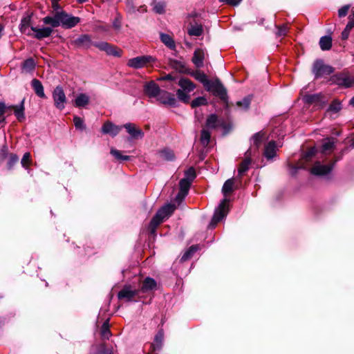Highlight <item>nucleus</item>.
I'll list each match as a JSON object with an SVG mask.
<instances>
[{"instance_id":"2f4dec72","label":"nucleus","mask_w":354,"mask_h":354,"mask_svg":"<svg viewBox=\"0 0 354 354\" xmlns=\"http://www.w3.org/2000/svg\"><path fill=\"white\" fill-rule=\"evenodd\" d=\"M202 33L203 28L201 25H192L188 29V34L192 36H200Z\"/></svg>"},{"instance_id":"f704fd0d","label":"nucleus","mask_w":354,"mask_h":354,"mask_svg":"<svg viewBox=\"0 0 354 354\" xmlns=\"http://www.w3.org/2000/svg\"><path fill=\"white\" fill-rule=\"evenodd\" d=\"M160 38L161 41L170 48H174L175 47L174 41L169 35L161 34Z\"/></svg>"},{"instance_id":"c85d7f7f","label":"nucleus","mask_w":354,"mask_h":354,"mask_svg":"<svg viewBox=\"0 0 354 354\" xmlns=\"http://www.w3.org/2000/svg\"><path fill=\"white\" fill-rule=\"evenodd\" d=\"M192 75L196 80H198V82H201L203 84L204 87H205L206 85H207L209 80L207 79V75L204 73H203L201 71H197L193 73L192 74Z\"/></svg>"},{"instance_id":"bf43d9fd","label":"nucleus","mask_w":354,"mask_h":354,"mask_svg":"<svg viewBox=\"0 0 354 354\" xmlns=\"http://www.w3.org/2000/svg\"><path fill=\"white\" fill-rule=\"evenodd\" d=\"M52 1V6H53V8L55 9V10H57L58 8V0H51Z\"/></svg>"},{"instance_id":"6e6552de","label":"nucleus","mask_w":354,"mask_h":354,"mask_svg":"<svg viewBox=\"0 0 354 354\" xmlns=\"http://www.w3.org/2000/svg\"><path fill=\"white\" fill-rule=\"evenodd\" d=\"M153 60L151 56H138L129 59L127 66L133 68H140Z\"/></svg>"},{"instance_id":"864d4df0","label":"nucleus","mask_w":354,"mask_h":354,"mask_svg":"<svg viewBox=\"0 0 354 354\" xmlns=\"http://www.w3.org/2000/svg\"><path fill=\"white\" fill-rule=\"evenodd\" d=\"M164 10H165V5L162 3H157L154 6V10L157 13H159V14L162 13L164 12Z\"/></svg>"},{"instance_id":"052dcab7","label":"nucleus","mask_w":354,"mask_h":354,"mask_svg":"<svg viewBox=\"0 0 354 354\" xmlns=\"http://www.w3.org/2000/svg\"><path fill=\"white\" fill-rule=\"evenodd\" d=\"M353 28L351 26V25H349L348 24H347L346 28H344L345 30H347L348 32H350L351 30Z\"/></svg>"},{"instance_id":"7c9ffc66","label":"nucleus","mask_w":354,"mask_h":354,"mask_svg":"<svg viewBox=\"0 0 354 354\" xmlns=\"http://www.w3.org/2000/svg\"><path fill=\"white\" fill-rule=\"evenodd\" d=\"M156 286V283L154 279L151 278H147L142 284V290L143 291H148L153 290Z\"/></svg>"},{"instance_id":"9b49d317","label":"nucleus","mask_w":354,"mask_h":354,"mask_svg":"<svg viewBox=\"0 0 354 354\" xmlns=\"http://www.w3.org/2000/svg\"><path fill=\"white\" fill-rule=\"evenodd\" d=\"M157 100L160 103L169 106H174L176 104L174 95L165 91H160Z\"/></svg>"},{"instance_id":"1a4fd4ad","label":"nucleus","mask_w":354,"mask_h":354,"mask_svg":"<svg viewBox=\"0 0 354 354\" xmlns=\"http://www.w3.org/2000/svg\"><path fill=\"white\" fill-rule=\"evenodd\" d=\"M190 180L187 178H183L180 181V191L178 194L176 201L178 202H180L185 196L187 194L188 190L189 189L191 185Z\"/></svg>"},{"instance_id":"4c0bfd02","label":"nucleus","mask_w":354,"mask_h":354,"mask_svg":"<svg viewBox=\"0 0 354 354\" xmlns=\"http://www.w3.org/2000/svg\"><path fill=\"white\" fill-rule=\"evenodd\" d=\"M111 153L118 160H130V156H122L121 152L117 149H111Z\"/></svg>"},{"instance_id":"bb28decb","label":"nucleus","mask_w":354,"mask_h":354,"mask_svg":"<svg viewBox=\"0 0 354 354\" xmlns=\"http://www.w3.org/2000/svg\"><path fill=\"white\" fill-rule=\"evenodd\" d=\"M234 180L233 178L226 180L223 186L222 192L225 196L232 193L234 189Z\"/></svg>"},{"instance_id":"a19ab883","label":"nucleus","mask_w":354,"mask_h":354,"mask_svg":"<svg viewBox=\"0 0 354 354\" xmlns=\"http://www.w3.org/2000/svg\"><path fill=\"white\" fill-rule=\"evenodd\" d=\"M163 338H164L163 333L162 331H159L155 337L153 346L157 347V348H159L160 346H161L162 342L163 341Z\"/></svg>"},{"instance_id":"0e129e2a","label":"nucleus","mask_w":354,"mask_h":354,"mask_svg":"<svg viewBox=\"0 0 354 354\" xmlns=\"http://www.w3.org/2000/svg\"><path fill=\"white\" fill-rule=\"evenodd\" d=\"M114 352H115V351H113V350H112V351H104L102 354H112Z\"/></svg>"},{"instance_id":"6e6d98bb","label":"nucleus","mask_w":354,"mask_h":354,"mask_svg":"<svg viewBox=\"0 0 354 354\" xmlns=\"http://www.w3.org/2000/svg\"><path fill=\"white\" fill-rule=\"evenodd\" d=\"M6 108L5 104L3 102H0V118L4 114Z\"/></svg>"},{"instance_id":"58836bf2","label":"nucleus","mask_w":354,"mask_h":354,"mask_svg":"<svg viewBox=\"0 0 354 354\" xmlns=\"http://www.w3.org/2000/svg\"><path fill=\"white\" fill-rule=\"evenodd\" d=\"M198 250V247L197 246H192L189 248V249L186 251L184 254L183 255L182 258H181V260L182 261H187V259H189L192 256V254Z\"/></svg>"},{"instance_id":"ddd939ff","label":"nucleus","mask_w":354,"mask_h":354,"mask_svg":"<svg viewBox=\"0 0 354 354\" xmlns=\"http://www.w3.org/2000/svg\"><path fill=\"white\" fill-rule=\"evenodd\" d=\"M333 166L321 165L316 162L311 168V173L317 176H323L328 174L332 170Z\"/></svg>"},{"instance_id":"774afa93","label":"nucleus","mask_w":354,"mask_h":354,"mask_svg":"<svg viewBox=\"0 0 354 354\" xmlns=\"http://www.w3.org/2000/svg\"><path fill=\"white\" fill-rule=\"evenodd\" d=\"M114 26L116 29H119L120 26L118 25V24H114Z\"/></svg>"},{"instance_id":"72a5a7b5","label":"nucleus","mask_w":354,"mask_h":354,"mask_svg":"<svg viewBox=\"0 0 354 354\" xmlns=\"http://www.w3.org/2000/svg\"><path fill=\"white\" fill-rule=\"evenodd\" d=\"M210 140V133L208 129L205 127L201 131V142L204 146H207L209 144Z\"/></svg>"},{"instance_id":"dca6fc26","label":"nucleus","mask_w":354,"mask_h":354,"mask_svg":"<svg viewBox=\"0 0 354 354\" xmlns=\"http://www.w3.org/2000/svg\"><path fill=\"white\" fill-rule=\"evenodd\" d=\"M160 91L159 86L153 81L145 85V92L150 97H158Z\"/></svg>"},{"instance_id":"338daca9","label":"nucleus","mask_w":354,"mask_h":354,"mask_svg":"<svg viewBox=\"0 0 354 354\" xmlns=\"http://www.w3.org/2000/svg\"><path fill=\"white\" fill-rule=\"evenodd\" d=\"M350 104L354 106V96L351 99Z\"/></svg>"},{"instance_id":"a18cd8bd","label":"nucleus","mask_w":354,"mask_h":354,"mask_svg":"<svg viewBox=\"0 0 354 354\" xmlns=\"http://www.w3.org/2000/svg\"><path fill=\"white\" fill-rule=\"evenodd\" d=\"M102 336L104 338L108 339L111 336V332L109 329L108 323L105 322L102 326L101 329Z\"/></svg>"},{"instance_id":"c756f323","label":"nucleus","mask_w":354,"mask_h":354,"mask_svg":"<svg viewBox=\"0 0 354 354\" xmlns=\"http://www.w3.org/2000/svg\"><path fill=\"white\" fill-rule=\"evenodd\" d=\"M219 124V121L215 115H209L206 121V128L212 129L216 128Z\"/></svg>"},{"instance_id":"3c124183","label":"nucleus","mask_w":354,"mask_h":354,"mask_svg":"<svg viewBox=\"0 0 354 354\" xmlns=\"http://www.w3.org/2000/svg\"><path fill=\"white\" fill-rule=\"evenodd\" d=\"M250 104V101L248 98H245L242 101L238 102L237 105L241 106L243 109H247Z\"/></svg>"},{"instance_id":"69168bd1","label":"nucleus","mask_w":354,"mask_h":354,"mask_svg":"<svg viewBox=\"0 0 354 354\" xmlns=\"http://www.w3.org/2000/svg\"><path fill=\"white\" fill-rule=\"evenodd\" d=\"M3 26L2 25L0 24V38L2 36V32H3Z\"/></svg>"},{"instance_id":"e2e57ef3","label":"nucleus","mask_w":354,"mask_h":354,"mask_svg":"<svg viewBox=\"0 0 354 354\" xmlns=\"http://www.w3.org/2000/svg\"><path fill=\"white\" fill-rule=\"evenodd\" d=\"M314 149H312L310 150H309V151L307 153V156H312L313 154H314Z\"/></svg>"},{"instance_id":"7ed1b4c3","label":"nucleus","mask_w":354,"mask_h":354,"mask_svg":"<svg viewBox=\"0 0 354 354\" xmlns=\"http://www.w3.org/2000/svg\"><path fill=\"white\" fill-rule=\"evenodd\" d=\"M229 210V200L224 198L218 207L216 209L210 225L214 227L216 225L222 220L227 214Z\"/></svg>"},{"instance_id":"f257e3e1","label":"nucleus","mask_w":354,"mask_h":354,"mask_svg":"<svg viewBox=\"0 0 354 354\" xmlns=\"http://www.w3.org/2000/svg\"><path fill=\"white\" fill-rule=\"evenodd\" d=\"M43 21L44 24L51 25L53 27L62 26L66 28H71L80 22V19L69 15L64 11H60L57 12L53 17L47 16L44 17Z\"/></svg>"},{"instance_id":"4d7b16f0","label":"nucleus","mask_w":354,"mask_h":354,"mask_svg":"<svg viewBox=\"0 0 354 354\" xmlns=\"http://www.w3.org/2000/svg\"><path fill=\"white\" fill-rule=\"evenodd\" d=\"M349 33L347 30H344L342 32V39H347L349 35Z\"/></svg>"},{"instance_id":"f03ea898","label":"nucleus","mask_w":354,"mask_h":354,"mask_svg":"<svg viewBox=\"0 0 354 354\" xmlns=\"http://www.w3.org/2000/svg\"><path fill=\"white\" fill-rule=\"evenodd\" d=\"M176 209V206L171 204H167L160 209L150 223V227L152 230L166 218L170 216Z\"/></svg>"},{"instance_id":"cd10ccee","label":"nucleus","mask_w":354,"mask_h":354,"mask_svg":"<svg viewBox=\"0 0 354 354\" xmlns=\"http://www.w3.org/2000/svg\"><path fill=\"white\" fill-rule=\"evenodd\" d=\"M30 23V17L26 16L21 19L20 24V30L21 32L26 33L28 35H30L31 32L28 30V27Z\"/></svg>"},{"instance_id":"b1692460","label":"nucleus","mask_w":354,"mask_h":354,"mask_svg":"<svg viewBox=\"0 0 354 354\" xmlns=\"http://www.w3.org/2000/svg\"><path fill=\"white\" fill-rule=\"evenodd\" d=\"M276 149H277V147L274 142H268L265 147V151H264L265 156L268 159L272 158L275 156Z\"/></svg>"},{"instance_id":"4468645a","label":"nucleus","mask_w":354,"mask_h":354,"mask_svg":"<svg viewBox=\"0 0 354 354\" xmlns=\"http://www.w3.org/2000/svg\"><path fill=\"white\" fill-rule=\"evenodd\" d=\"M128 133L134 139L142 138L144 136L143 131L132 123H127L124 125Z\"/></svg>"},{"instance_id":"e433bc0d","label":"nucleus","mask_w":354,"mask_h":354,"mask_svg":"<svg viewBox=\"0 0 354 354\" xmlns=\"http://www.w3.org/2000/svg\"><path fill=\"white\" fill-rule=\"evenodd\" d=\"M342 109V104L339 101L334 100L330 105L328 111L337 113Z\"/></svg>"},{"instance_id":"5701e85b","label":"nucleus","mask_w":354,"mask_h":354,"mask_svg":"<svg viewBox=\"0 0 354 354\" xmlns=\"http://www.w3.org/2000/svg\"><path fill=\"white\" fill-rule=\"evenodd\" d=\"M32 86L35 93L40 97H45V93L44 91V87L40 81L37 79H33L31 82Z\"/></svg>"},{"instance_id":"c03bdc74","label":"nucleus","mask_w":354,"mask_h":354,"mask_svg":"<svg viewBox=\"0 0 354 354\" xmlns=\"http://www.w3.org/2000/svg\"><path fill=\"white\" fill-rule=\"evenodd\" d=\"M21 165L24 167L28 168L31 162L30 154V153H24L22 159H21Z\"/></svg>"},{"instance_id":"8fccbe9b","label":"nucleus","mask_w":354,"mask_h":354,"mask_svg":"<svg viewBox=\"0 0 354 354\" xmlns=\"http://www.w3.org/2000/svg\"><path fill=\"white\" fill-rule=\"evenodd\" d=\"M73 122H74V124H75V126L76 127V128L81 129L84 128L83 120L80 117L75 116L73 118Z\"/></svg>"},{"instance_id":"09e8293b","label":"nucleus","mask_w":354,"mask_h":354,"mask_svg":"<svg viewBox=\"0 0 354 354\" xmlns=\"http://www.w3.org/2000/svg\"><path fill=\"white\" fill-rule=\"evenodd\" d=\"M15 115L19 120L24 118V107L23 106H13Z\"/></svg>"},{"instance_id":"473e14b6","label":"nucleus","mask_w":354,"mask_h":354,"mask_svg":"<svg viewBox=\"0 0 354 354\" xmlns=\"http://www.w3.org/2000/svg\"><path fill=\"white\" fill-rule=\"evenodd\" d=\"M35 66V63L32 59H26L22 66V69L26 73H29L32 71Z\"/></svg>"},{"instance_id":"79ce46f5","label":"nucleus","mask_w":354,"mask_h":354,"mask_svg":"<svg viewBox=\"0 0 354 354\" xmlns=\"http://www.w3.org/2000/svg\"><path fill=\"white\" fill-rule=\"evenodd\" d=\"M186 93L187 92L185 91L178 89L176 92L178 98L184 102H188L189 100V96Z\"/></svg>"},{"instance_id":"49530a36","label":"nucleus","mask_w":354,"mask_h":354,"mask_svg":"<svg viewBox=\"0 0 354 354\" xmlns=\"http://www.w3.org/2000/svg\"><path fill=\"white\" fill-rule=\"evenodd\" d=\"M206 102H207V100L205 97H198L192 101V106L196 107V106L206 104Z\"/></svg>"},{"instance_id":"0eeeda50","label":"nucleus","mask_w":354,"mask_h":354,"mask_svg":"<svg viewBox=\"0 0 354 354\" xmlns=\"http://www.w3.org/2000/svg\"><path fill=\"white\" fill-rule=\"evenodd\" d=\"M205 89L214 95L223 97L225 95V90L219 80H209Z\"/></svg>"},{"instance_id":"20e7f679","label":"nucleus","mask_w":354,"mask_h":354,"mask_svg":"<svg viewBox=\"0 0 354 354\" xmlns=\"http://www.w3.org/2000/svg\"><path fill=\"white\" fill-rule=\"evenodd\" d=\"M330 80L333 83L344 87H354V75H351L346 73H341L331 77Z\"/></svg>"},{"instance_id":"680f3d73","label":"nucleus","mask_w":354,"mask_h":354,"mask_svg":"<svg viewBox=\"0 0 354 354\" xmlns=\"http://www.w3.org/2000/svg\"><path fill=\"white\" fill-rule=\"evenodd\" d=\"M352 28L354 27V17L353 19H351L350 21L348 23Z\"/></svg>"},{"instance_id":"6ab92c4d","label":"nucleus","mask_w":354,"mask_h":354,"mask_svg":"<svg viewBox=\"0 0 354 354\" xmlns=\"http://www.w3.org/2000/svg\"><path fill=\"white\" fill-rule=\"evenodd\" d=\"M252 155V149H248L245 152V157L238 169L239 175L241 176L244 172H245L249 169V166L251 163L250 157Z\"/></svg>"},{"instance_id":"5fc2aeb1","label":"nucleus","mask_w":354,"mask_h":354,"mask_svg":"<svg viewBox=\"0 0 354 354\" xmlns=\"http://www.w3.org/2000/svg\"><path fill=\"white\" fill-rule=\"evenodd\" d=\"M221 2L226 3L231 6H237L242 0H219Z\"/></svg>"},{"instance_id":"aec40b11","label":"nucleus","mask_w":354,"mask_h":354,"mask_svg":"<svg viewBox=\"0 0 354 354\" xmlns=\"http://www.w3.org/2000/svg\"><path fill=\"white\" fill-rule=\"evenodd\" d=\"M205 59V52L202 49H196L194 51L192 57V62L197 68H201L203 66V60Z\"/></svg>"},{"instance_id":"ea45409f","label":"nucleus","mask_w":354,"mask_h":354,"mask_svg":"<svg viewBox=\"0 0 354 354\" xmlns=\"http://www.w3.org/2000/svg\"><path fill=\"white\" fill-rule=\"evenodd\" d=\"M198 250V247L197 246H192L189 248V249L186 251L184 254L183 255L182 258H181V260L182 261H187V259H189L192 256V254Z\"/></svg>"},{"instance_id":"4be33fe9","label":"nucleus","mask_w":354,"mask_h":354,"mask_svg":"<svg viewBox=\"0 0 354 354\" xmlns=\"http://www.w3.org/2000/svg\"><path fill=\"white\" fill-rule=\"evenodd\" d=\"M136 293V290H132L129 287H126L118 293V297L120 299H123L129 301L134 297Z\"/></svg>"},{"instance_id":"9d476101","label":"nucleus","mask_w":354,"mask_h":354,"mask_svg":"<svg viewBox=\"0 0 354 354\" xmlns=\"http://www.w3.org/2000/svg\"><path fill=\"white\" fill-rule=\"evenodd\" d=\"M266 139V134L262 132L255 133L250 139L251 147L249 149H252V153L256 151L262 142Z\"/></svg>"},{"instance_id":"393cba45","label":"nucleus","mask_w":354,"mask_h":354,"mask_svg":"<svg viewBox=\"0 0 354 354\" xmlns=\"http://www.w3.org/2000/svg\"><path fill=\"white\" fill-rule=\"evenodd\" d=\"M75 44L79 46L88 48L91 45V39L88 35H84L77 39Z\"/></svg>"},{"instance_id":"f8f14e48","label":"nucleus","mask_w":354,"mask_h":354,"mask_svg":"<svg viewBox=\"0 0 354 354\" xmlns=\"http://www.w3.org/2000/svg\"><path fill=\"white\" fill-rule=\"evenodd\" d=\"M95 46L100 50L105 51L109 55L115 56H120V50L118 48L106 42H100Z\"/></svg>"},{"instance_id":"603ef678","label":"nucleus","mask_w":354,"mask_h":354,"mask_svg":"<svg viewBox=\"0 0 354 354\" xmlns=\"http://www.w3.org/2000/svg\"><path fill=\"white\" fill-rule=\"evenodd\" d=\"M348 9H349L348 6H344L342 7L340 9H339V10H338L339 17H345L348 14Z\"/></svg>"},{"instance_id":"f3484780","label":"nucleus","mask_w":354,"mask_h":354,"mask_svg":"<svg viewBox=\"0 0 354 354\" xmlns=\"http://www.w3.org/2000/svg\"><path fill=\"white\" fill-rule=\"evenodd\" d=\"M90 102V97L86 93H78L74 100L73 105L78 108L86 107Z\"/></svg>"},{"instance_id":"412c9836","label":"nucleus","mask_w":354,"mask_h":354,"mask_svg":"<svg viewBox=\"0 0 354 354\" xmlns=\"http://www.w3.org/2000/svg\"><path fill=\"white\" fill-rule=\"evenodd\" d=\"M178 85L182 88L181 90L187 93L192 91L196 87L195 84L187 78H181L178 82Z\"/></svg>"},{"instance_id":"a878e982","label":"nucleus","mask_w":354,"mask_h":354,"mask_svg":"<svg viewBox=\"0 0 354 354\" xmlns=\"http://www.w3.org/2000/svg\"><path fill=\"white\" fill-rule=\"evenodd\" d=\"M319 46L322 50H328L332 46V38L328 36L321 37L319 40Z\"/></svg>"},{"instance_id":"39448f33","label":"nucleus","mask_w":354,"mask_h":354,"mask_svg":"<svg viewBox=\"0 0 354 354\" xmlns=\"http://www.w3.org/2000/svg\"><path fill=\"white\" fill-rule=\"evenodd\" d=\"M312 71L315 77H319L324 75H329L333 72L331 66L324 64L322 59H317L313 65Z\"/></svg>"},{"instance_id":"a211bd4d","label":"nucleus","mask_w":354,"mask_h":354,"mask_svg":"<svg viewBox=\"0 0 354 354\" xmlns=\"http://www.w3.org/2000/svg\"><path fill=\"white\" fill-rule=\"evenodd\" d=\"M31 30L35 32L34 37L38 39H41L49 37L53 32V29L49 27H45L42 28L31 27Z\"/></svg>"},{"instance_id":"c9c22d12","label":"nucleus","mask_w":354,"mask_h":354,"mask_svg":"<svg viewBox=\"0 0 354 354\" xmlns=\"http://www.w3.org/2000/svg\"><path fill=\"white\" fill-rule=\"evenodd\" d=\"M335 142L333 140L327 139L324 141L322 145V151L324 153L330 151L334 147Z\"/></svg>"},{"instance_id":"2eb2a0df","label":"nucleus","mask_w":354,"mask_h":354,"mask_svg":"<svg viewBox=\"0 0 354 354\" xmlns=\"http://www.w3.org/2000/svg\"><path fill=\"white\" fill-rule=\"evenodd\" d=\"M122 127L117 126L111 122H106L102 127V131L104 133L109 134L112 136H115L119 133Z\"/></svg>"},{"instance_id":"423d86ee","label":"nucleus","mask_w":354,"mask_h":354,"mask_svg":"<svg viewBox=\"0 0 354 354\" xmlns=\"http://www.w3.org/2000/svg\"><path fill=\"white\" fill-rule=\"evenodd\" d=\"M53 98L54 104L59 110H62L65 107L66 97L62 87L57 86L53 92Z\"/></svg>"},{"instance_id":"de8ad7c7","label":"nucleus","mask_w":354,"mask_h":354,"mask_svg":"<svg viewBox=\"0 0 354 354\" xmlns=\"http://www.w3.org/2000/svg\"><path fill=\"white\" fill-rule=\"evenodd\" d=\"M185 177L184 178H187L192 182L196 176L194 169L192 167L189 168L185 171Z\"/></svg>"},{"instance_id":"37998d69","label":"nucleus","mask_w":354,"mask_h":354,"mask_svg":"<svg viewBox=\"0 0 354 354\" xmlns=\"http://www.w3.org/2000/svg\"><path fill=\"white\" fill-rule=\"evenodd\" d=\"M160 156L162 158L166 160H171L174 158V155L171 151L163 150L160 152Z\"/></svg>"},{"instance_id":"13d9d810","label":"nucleus","mask_w":354,"mask_h":354,"mask_svg":"<svg viewBox=\"0 0 354 354\" xmlns=\"http://www.w3.org/2000/svg\"><path fill=\"white\" fill-rule=\"evenodd\" d=\"M10 161L12 163H15L18 161V157L16 155H12L10 157Z\"/></svg>"}]
</instances>
